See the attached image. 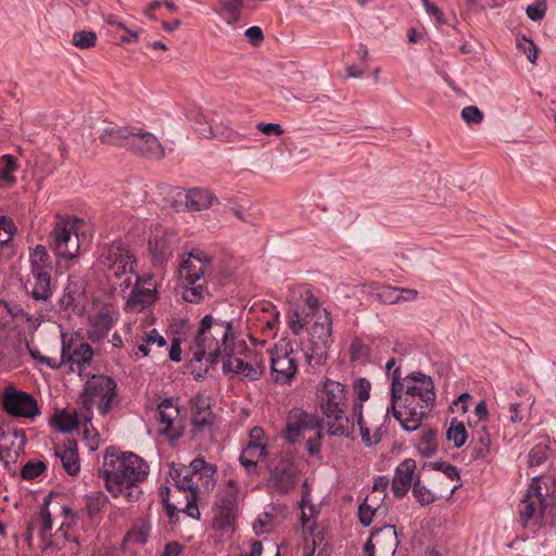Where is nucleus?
Returning a JSON list of instances; mask_svg holds the SVG:
<instances>
[{
	"instance_id": "nucleus-1",
	"label": "nucleus",
	"mask_w": 556,
	"mask_h": 556,
	"mask_svg": "<svg viewBox=\"0 0 556 556\" xmlns=\"http://www.w3.org/2000/svg\"><path fill=\"white\" fill-rule=\"evenodd\" d=\"M288 304V329L295 337L306 333L299 342L306 364L312 368L321 367L326 364L333 343L331 313L323 307L306 285H294L289 288Z\"/></svg>"
},
{
	"instance_id": "nucleus-2",
	"label": "nucleus",
	"mask_w": 556,
	"mask_h": 556,
	"mask_svg": "<svg viewBox=\"0 0 556 556\" xmlns=\"http://www.w3.org/2000/svg\"><path fill=\"white\" fill-rule=\"evenodd\" d=\"M391 378V406L387 412L392 410L405 431H415L435 401L433 380L420 371L410 372L402 378L400 367L392 371Z\"/></svg>"
},
{
	"instance_id": "nucleus-3",
	"label": "nucleus",
	"mask_w": 556,
	"mask_h": 556,
	"mask_svg": "<svg viewBox=\"0 0 556 556\" xmlns=\"http://www.w3.org/2000/svg\"><path fill=\"white\" fill-rule=\"evenodd\" d=\"M148 473V464L138 455L119 452L114 447L106 448L102 475L105 488L114 498H123L126 503L138 501L141 495L138 483Z\"/></svg>"
},
{
	"instance_id": "nucleus-4",
	"label": "nucleus",
	"mask_w": 556,
	"mask_h": 556,
	"mask_svg": "<svg viewBox=\"0 0 556 556\" xmlns=\"http://www.w3.org/2000/svg\"><path fill=\"white\" fill-rule=\"evenodd\" d=\"M235 350H242V341L237 339V331L231 320H222L211 314L205 315L190 345V362L205 361L213 364L217 357L223 359Z\"/></svg>"
},
{
	"instance_id": "nucleus-5",
	"label": "nucleus",
	"mask_w": 556,
	"mask_h": 556,
	"mask_svg": "<svg viewBox=\"0 0 556 556\" xmlns=\"http://www.w3.org/2000/svg\"><path fill=\"white\" fill-rule=\"evenodd\" d=\"M217 467L198 456L190 463V475L176 480L175 493L185 495L186 505L182 511L189 517L199 519L198 496L200 492L210 493L216 485Z\"/></svg>"
},
{
	"instance_id": "nucleus-6",
	"label": "nucleus",
	"mask_w": 556,
	"mask_h": 556,
	"mask_svg": "<svg viewBox=\"0 0 556 556\" xmlns=\"http://www.w3.org/2000/svg\"><path fill=\"white\" fill-rule=\"evenodd\" d=\"M554 491L555 481L552 477L536 476L532 478L518 506L519 517L525 528L535 531L542 527Z\"/></svg>"
},
{
	"instance_id": "nucleus-7",
	"label": "nucleus",
	"mask_w": 556,
	"mask_h": 556,
	"mask_svg": "<svg viewBox=\"0 0 556 556\" xmlns=\"http://www.w3.org/2000/svg\"><path fill=\"white\" fill-rule=\"evenodd\" d=\"M99 263L103 267L108 280L118 285L122 290L129 288L131 275L136 273L137 258L132 251L119 241L102 248Z\"/></svg>"
},
{
	"instance_id": "nucleus-8",
	"label": "nucleus",
	"mask_w": 556,
	"mask_h": 556,
	"mask_svg": "<svg viewBox=\"0 0 556 556\" xmlns=\"http://www.w3.org/2000/svg\"><path fill=\"white\" fill-rule=\"evenodd\" d=\"M83 219L75 216L59 218L50 233L51 248L58 257L73 260L78 256L80 241L78 230Z\"/></svg>"
},
{
	"instance_id": "nucleus-9",
	"label": "nucleus",
	"mask_w": 556,
	"mask_h": 556,
	"mask_svg": "<svg viewBox=\"0 0 556 556\" xmlns=\"http://www.w3.org/2000/svg\"><path fill=\"white\" fill-rule=\"evenodd\" d=\"M115 381L104 375H94L86 381L80 394L84 407L90 410L97 406L102 415L112 408L113 399L116 396Z\"/></svg>"
},
{
	"instance_id": "nucleus-10",
	"label": "nucleus",
	"mask_w": 556,
	"mask_h": 556,
	"mask_svg": "<svg viewBox=\"0 0 556 556\" xmlns=\"http://www.w3.org/2000/svg\"><path fill=\"white\" fill-rule=\"evenodd\" d=\"M265 366L262 358L247 350L242 341V350L230 352L223 361V371L226 375L238 376L243 380L255 381L264 374Z\"/></svg>"
},
{
	"instance_id": "nucleus-11",
	"label": "nucleus",
	"mask_w": 556,
	"mask_h": 556,
	"mask_svg": "<svg viewBox=\"0 0 556 556\" xmlns=\"http://www.w3.org/2000/svg\"><path fill=\"white\" fill-rule=\"evenodd\" d=\"M161 281L153 274L142 273L136 276L135 285L126 300L125 307L132 313L151 308L159 300Z\"/></svg>"
},
{
	"instance_id": "nucleus-12",
	"label": "nucleus",
	"mask_w": 556,
	"mask_h": 556,
	"mask_svg": "<svg viewBox=\"0 0 556 556\" xmlns=\"http://www.w3.org/2000/svg\"><path fill=\"white\" fill-rule=\"evenodd\" d=\"M298 371L295 351L291 343L278 342L270 350V374L273 380L279 384H289Z\"/></svg>"
},
{
	"instance_id": "nucleus-13",
	"label": "nucleus",
	"mask_w": 556,
	"mask_h": 556,
	"mask_svg": "<svg viewBox=\"0 0 556 556\" xmlns=\"http://www.w3.org/2000/svg\"><path fill=\"white\" fill-rule=\"evenodd\" d=\"M92 359L93 350L88 343L77 338L65 340V336H62V351L60 363H58L59 367L67 366L71 371H76L79 376H83Z\"/></svg>"
},
{
	"instance_id": "nucleus-14",
	"label": "nucleus",
	"mask_w": 556,
	"mask_h": 556,
	"mask_svg": "<svg viewBox=\"0 0 556 556\" xmlns=\"http://www.w3.org/2000/svg\"><path fill=\"white\" fill-rule=\"evenodd\" d=\"M212 258L203 251L189 252L181 256L178 267V279L181 285H195L203 280L211 269Z\"/></svg>"
},
{
	"instance_id": "nucleus-15",
	"label": "nucleus",
	"mask_w": 556,
	"mask_h": 556,
	"mask_svg": "<svg viewBox=\"0 0 556 556\" xmlns=\"http://www.w3.org/2000/svg\"><path fill=\"white\" fill-rule=\"evenodd\" d=\"M2 403L5 412L14 417L34 418L40 414L36 400L13 386L4 389Z\"/></svg>"
},
{
	"instance_id": "nucleus-16",
	"label": "nucleus",
	"mask_w": 556,
	"mask_h": 556,
	"mask_svg": "<svg viewBox=\"0 0 556 556\" xmlns=\"http://www.w3.org/2000/svg\"><path fill=\"white\" fill-rule=\"evenodd\" d=\"M317 397L323 414L348 408V390L339 381L326 378L317 390Z\"/></svg>"
},
{
	"instance_id": "nucleus-17",
	"label": "nucleus",
	"mask_w": 556,
	"mask_h": 556,
	"mask_svg": "<svg viewBox=\"0 0 556 556\" xmlns=\"http://www.w3.org/2000/svg\"><path fill=\"white\" fill-rule=\"evenodd\" d=\"M399 545L396 530L384 526L370 535L364 546L365 556H394Z\"/></svg>"
},
{
	"instance_id": "nucleus-18",
	"label": "nucleus",
	"mask_w": 556,
	"mask_h": 556,
	"mask_svg": "<svg viewBox=\"0 0 556 556\" xmlns=\"http://www.w3.org/2000/svg\"><path fill=\"white\" fill-rule=\"evenodd\" d=\"M318 427V420L313 415L299 408L292 409L287 419L286 440L291 443L298 442Z\"/></svg>"
},
{
	"instance_id": "nucleus-19",
	"label": "nucleus",
	"mask_w": 556,
	"mask_h": 556,
	"mask_svg": "<svg viewBox=\"0 0 556 556\" xmlns=\"http://www.w3.org/2000/svg\"><path fill=\"white\" fill-rule=\"evenodd\" d=\"M416 468L417 464L413 458H405L397 465L394 470L391 486L396 497H403L406 495L413 483L419 481Z\"/></svg>"
},
{
	"instance_id": "nucleus-20",
	"label": "nucleus",
	"mask_w": 556,
	"mask_h": 556,
	"mask_svg": "<svg viewBox=\"0 0 556 556\" xmlns=\"http://www.w3.org/2000/svg\"><path fill=\"white\" fill-rule=\"evenodd\" d=\"M130 150L150 159H162L165 154L159 139L151 132L144 131L142 128L135 127Z\"/></svg>"
},
{
	"instance_id": "nucleus-21",
	"label": "nucleus",
	"mask_w": 556,
	"mask_h": 556,
	"mask_svg": "<svg viewBox=\"0 0 556 556\" xmlns=\"http://www.w3.org/2000/svg\"><path fill=\"white\" fill-rule=\"evenodd\" d=\"M159 421L162 425L160 433L170 439L180 435V426L178 425L179 408L173 399L163 400L157 407Z\"/></svg>"
},
{
	"instance_id": "nucleus-22",
	"label": "nucleus",
	"mask_w": 556,
	"mask_h": 556,
	"mask_svg": "<svg viewBox=\"0 0 556 556\" xmlns=\"http://www.w3.org/2000/svg\"><path fill=\"white\" fill-rule=\"evenodd\" d=\"M326 419L327 430L330 435L353 438L355 432L354 413L352 416L346 415V408H339L338 412L323 414Z\"/></svg>"
},
{
	"instance_id": "nucleus-23",
	"label": "nucleus",
	"mask_w": 556,
	"mask_h": 556,
	"mask_svg": "<svg viewBox=\"0 0 556 556\" xmlns=\"http://www.w3.org/2000/svg\"><path fill=\"white\" fill-rule=\"evenodd\" d=\"M252 309L256 314L262 332L267 337H275L280 324V312L276 305L270 302H262L255 304Z\"/></svg>"
},
{
	"instance_id": "nucleus-24",
	"label": "nucleus",
	"mask_w": 556,
	"mask_h": 556,
	"mask_svg": "<svg viewBox=\"0 0 556 556\" xmlns=\"http://www.w3.org/2000/svg\"><path fill=\"white\" fill-rule=\"evenodd\" d=\"M173 238L174 236L162 232L150 239L149 252L155 266L166 263L172 256Z\"/></svg>"
},
{
	"instance_id": "nucleus-25",
	"label": "nucleus",
	"mask_w": 556,
	"mask_h": 556,
	"mask_svg": "<svg viewBox=\"0 0 556 556\" xmlns=\"http://www.w3.org/2000/svg\"><path fill=\"white\" fill-rule=\"evenodd\" d=\"M84 285L79 279L70 277L60 298V306L66 313L76 312L79 308L84 295Z\"/></svg>"
},
{
	"instance_id": "nucleus-26",
	"label": "nucleus",
	"mask_w": 556,
	"mask_h": 556,
	"mask_svg": "<svg viewBox=\"0 0 556 556\" xmlns=\"http://www.w3.org/2000/svg\"><path fill=\"white\" fill-rule=\"evenodd\" d=\"M376 296L381 303L391 305L415 301L418 296V291L409 288L382 286L377 289Z\"/></svg>"
},
{
	"instance_id": "nucleus-27",
	"label": "nucleus",
	"mask_w": 556,
	"mask_h": 556,
	"mask_svg": "<svg viewBox=\"0 0 556 556\" xmlns=\"http://www.w3.org/2000/svg\"><path fill=\"white\" fill-rule=\"evenodd\" d=\"M55 456L60 458L62 467L70 476H76L80 470V459L75 441L67 440L55 448Z\"/></svg>"
},
{
	"instance_id": "nucleus-28",
	"label": "nucleus",
	"mask_w": 556,
	"mask_h": 556,
	"mask_svg": "<svg viewBox=\"0 0 556 556\" xmlns=\"http://www.w3.org/2000/svg\"><path fill=\"white\" fill-rule=\"evenodd\" d=\"M135 127L126 126V127H117L110 126L102 130L99 136V140L101 143L117 146V147H126L130 149L131 137Z\"/></svg>"
},
{
	"instance_id": "nucleus-29",
	"label": "nucleus",
	"mask_w": 556,
	"mask_h": 556,
	"mask_svg": "<svg viewBox=\"0 0 556 556\" xmlns=\"http://www.w3.org/2000/svg\"><path fill=\"white\" fill-rule=\"evenodd\" d=\"M216 197L206 189L193 188L186 192L185 204L189 211L198 212L210 208Z\"/></svg>"
},
{
	"instance_id": "nucleus-30",
	"label": "nucleus",
	"mask_w": 556,
	"mask_h": 556,
	"mask_svg": "<svg viewBox=\"0 0 556 556\" xmlns=\"http://www.w3.org/2000/svg\"><path fill=\"white\" fill-rule=\"evenodd\" d=\"M116 317L108 311H101L90 317V329L88 331L89 338L92 340H100L111 330Z\"/></svg>"
},
{
	"instance_id": "nucleus-31",
	"label": "nucleus",
	"mask_w": 556,
	"mask_h": 556,
	"mask_svg": "<svg viewBox=\"0 0 556 556\" xmlns=\"http://www.w3.org/2000/svg\"><path fill=\"white\" fill-rule=\"evenodd\" d=\"M301 526L304 532L312 533L316 528L319 508L312 503L311 494L306 491L300 502Z\"/></svg>"
},
{
	"instance_id": "nucleus-32",
	"label": "nucleus",
	"mask_w": 556,
	"mask_h": 556,
	"mask_svg": "<svg viewBox=\"0 0 556 556\" xmlns=\"http://www.w3.org/2000/svg\"><path fill=\"white\" fill-rule=\"evenodd\" d=\"M30 296L36 301L47 302L52 298L50 273H33Z\"/></svg>"
},
{
	"instance_id": "nucleus-33",
	"label": "nucleus",
	"mask_w": 556,
	"mask_h": 556,
	"mask_svg": "<svg viewBox=\"0 0 556 556\" xmlns=\"http://www.w3.org/2000/svg\"><path fill=\"white\" fill-rule=\"evenodd\" d=\"M193 410L192 421L198 427L210 425L212 414L210 412V399L203 394H197L191 400Z\"/></svg>"
},
{
	"instance_id": "nucleus-34",
	"label": "nucleus",
	"mask_w": 556,
	"mask_h": 556,
	"mask_svg": "<svg viewBox=\"0 0 556 556\" xmlns=\"http://www.w3.org/2000/svg\"><path fill=\"white\" fill-rule=\"evenodd\" d=\"M237 507L215 504L213 528L220 531L233 530Z\"/></svg>"
},
{
	"instance_id": "nucleus-35",
	"label": "nucleus",
	"mask_w": 556,
	"mask_h": 556,
	"mask_svg": "<svg viewBox=\"0 0 556 556\" xmlns=\"http://www.w3.org/2000/svg\"><path fill=\"white\" fill-rule=\"evenodd\" d=\"M205 138H215L220 141H233L237 138L236 131L227 122L212 121L206 129H198Z\"/></svg>"
},
{
	"instance_id": "nucleus-36",
	"label": "nucleus",
	"mask_w": 556,
	"mask_h": 556,
	"mask_svg": "<svg viewBox=\"0 0 556 556\" xmlns=\"http://www.w3.org/2000/svg\"><path fill=\"white\" fill-rule=\"evenodd\" d=\"M18 169L17 159L12 154H3L0 157V188L15 185V172Z\"/></svg>"
},
{
	"instance_id": "nucleus-37",
	"label": "nucleus",
	"mask_w": 556,
	"mask_h": 556,
	"mask_svg": "<svg viewBox=\"0 0 556 556\" xmlns=\"http://www.w3.org/2000/svg\"><path fill=\"white\" fill-rule=\"evenodd\" d=\"M30 274L50 273L51 262L46 247L38 244L29 251Z\"/></svg>"
},
{
	"instance_id": "nucleus-38",
	"label": "nucleus",
	"mask_w": 556,
	"mask_h": 556,
	"mask_svg": "<svg viewBox=\"0 0 556 556\" xmlns=\"http://www.w3.org/2000/svg\"><path fill=\"white\" fill-rule=\"evenodd\" d=\"M239 495L240 488L238 483L235 480L229 479L219 489L215 504L237 507Z\"/></svg>"
},
{
	"instance_id": "nucleus-39",
	"label": "nucleus",
	"mask_w": 556,
	"mask_h": 556,
	"mask_svg": "<svg viewBox=\"0 0 556 556\" xmlns=\"http://www.w3.org/2000/svg\"><path fill=\"white\" fill-rule=\"evenodd\" d=\"M356 416V421L359 428V433L362 438V442L366 446H374L377 445L380 440L381 435L377 428L371 429L366 421L364 420L363 413H362V406H358L356 408V413L354 414Z\"/></svg>"
},
{
	"instance_id": "nucleus-40",
	"label": "nucleus",
	"mask_w": 556,
	"mask_h": 556,
	"mask_svg": "<svg viewBox=\"0 0 556 556\" xmlns=\"http://www.w3.org/2000/svg\"><path fill=\"white\" fill-rule=\"evenodd\" d=\"M242 5L243 0H219L218 14L227 24H235L241 17Z\"/></svg>"
},
{
	"instance_id": "nucleus-41",
	"label": "nucleus",
	"mask_w": 556,
	"mask_h": 556,
	"mask_svg": "<svg viewBox=\"0 0 556 556\" xmlns=\"http://www.w3.org/2000/svg\"><path fill=\"white\" fill-rule=\"evenodd\" d=\"M265 455L266 451L263 445L248 444L240 455V463L247 470H251Z\"/></svg>"
},
{
	"instance_id": "nucleus-42",
	"label": "nucleus",
	"mask_w": 556,
	"mask_h": 556,
	"mask_svg": "<svg viewBox=\"0 0 556 556\" xmlns=\"http://www.w3.org/2000/svg\"><path fill=\"white\" fill-rule=\"evenodd\" d=\"M151 531V525L146 519H139L128 531L126 540L132 543L143 545L147 543Z\"/></svg>"
},
{
	"instance_id": "nucleus-43",
	"label": "nucleus",
	"mask_w": 556,
	"mask_h": 556,
	"mask_svg": "<svg viewBox=\"0 0 556 556\" xmlns=\"http://www.w3.org/2000/svg\"><path fill=\"white\" fill-rule=\"evenodd\" d=\"M51 425L61 432H70L77 426V416L66 410H59L52 417Z\"/></svg>"
},
{
	"instance_id": "nucleus-44",
	"label": "nucleus",
	"mask_w": 556,
	"mask_h": 556,
	"mask_svg": "<svg viewBox=\"0 0 556 556\" xmlns=\"http://www.w3.org/2000/svg\"><path fill=\"white\" fill-rule=\"evenodd\" d=\"M182 292L181 296L184 301L192 304L200 303L204 296L207 294L206 287L200 281L195 285H181Z\"/></svg>"
},
{
	"instance_id": "nucleus-45",
	"label": "nucleus",
	"mask_w": 556,
	"mask_h": 556,
	"mask_svg": "<svg viewBox=\"0 0 556 556\" xmlns=\"http://www.w3.org/2000/svg\"><path fill=\"white\" fill-rule=\"evenodd\" d=\"M371 391V383L366 378H357L353 382V392L356 397V403L353 406L354 414L358 406L363 407V404L369 400Z\"/></svg>"
},
{
	"instance_id": "nucleus-46",
	"label": "nucleus",
	"mask_w": 556,
	"mask_h": 556,
	"mask_svg": "<svg viewBox=\"0 0 556 556\" xmlns=\"http://www.w3.org/2000/svg\"><path fill=\"white\" fill-rule=\"evenodd\" d=\"M446 438L455 447H462L467 441V431L462 421L452 420L446 431Z\"/></svg>"
},
{
	"instance_id": "nucleus-47",
	"label": "nucleus",
	"mask_w": 556,
	"mask_h": 556,
	"mask_svg": "<svg viewBox=\"0 0 556 556\" xmlns=\"http://www.w3.org/2000/svg\"><path fill=\"white\" fill-rule=\"evenodd\" d=\"M416 448H417L418 453L425 458H429V457L433 456L438 451V446H437V442H435V433L432 431H428V432L424 433L419 438V440L416 444Z\"/></svg>"
},
{
	"instance_id": "nucleus-48",
	"label": "nucleus",
	"mask_w": 556,
	"mask_h": 556,
	"mask_svg": "<svg viewBox=\"0 0 556 556\" xmlns=\"http://www.w3.org/2000/svg\"><path fill=\"white\" fill-rule=\"evenodd\" d=\"M378 500L379 498H372L371 496H367L365 501L359 505L358 519L363 526L368 527L372 522V519L378 508Z\"/></svg>"
},
{
	"instance_id": "nucleus-49",
	"label": "nucleus",
	"mask_w": 556,
	"mask_h": 556,
	"mask_svg": "<svg viewBox=\"0 0 556 556\" xmlns=\"http://www.w3.org/2000/svg\"><path fill=\"white\" fill-rule=\"evenodd\" d=\"M98 40L97 34L92 30L75 31L72 36V45L78 49H90L96 46Z\"/></svg>"
},
{
	"instance_id": "nucleus-50",
	"label": "nucleus",
	"mask_w": 556,
	"mask_h": 556,
	"mask_svg": "<svg viewBox=\"0 0 556 556\" xmlns=\"http://www.w3.org/2000/svg\"><path fill=\"white\" fill-rule=\"evenodd\" d=\"M413 494L416 500L424 506L430 505L435 502L439 496L427 489L425 485L420 484L419 481H416L413 485Z\"/></svg>"
},
{
	"instance_id": "nucleus-51",
	"label": "nucleus",
	"mask_w": 556,
	"mask_h": 556,
	"mask_svg": "<svg viewBox=\"0 0 556 556\" xmlns=\"http://www.w3.org/2000/svg\"><path fill=\"white\" fill-rule=\"evenodd\" d=\"M16 232V226L12 218L8 216H0V243H9Z\"/></svg>"
},
{
	"instance_id": "nucleus-52",
	"label": "nucleus",
	"mask_w": 556,
	"mask_h": 556,
	"mask_svg": "<svg viewBox=\"0 0 556 556\" xmlns=\"http://www.w3.org/2000/svg\"><path fill=\"white\" fill-rule=\"evenodd\" d=\"M34 526L38 527L39 533L41 535H46L48 532H50L53 528L52 517L51 513L48 509V507H42L40 509V513L38 517L34 521Z\"/></svg>"
},
{
	"instance_id": "nucleus-53",
	"label": "nucleus",
	"mask_w": 556,
	"mask_h": 556,
	"mask_svg": "<svg viewBox=\"0 0 556 556\" xmlns=\"http://www.w3.org/2000/svg\"><path fill=\"white\" fill-rule=\"evenodd\" d=\"M549 450L545 444H536L529 452L530 466H540L548 457Z\"/></svg>"
},
{
	"instance_id": "nucleus-54",
	"label": "nucleus",
	"mask_w": 556,
	"mask_h": 556,
	"mask_svg": "<svg viewBox=\"0 0 556 556\" xmlns=\"http://www.w3.org/2000/svg\"><path fill=\"white\" fill-rule=\"evenodd\" d=\"M517 46L519 49H521L525 54L527 55V59L534 64L538 59V47L533 42V40L522 36L520 39L517 40Z\"/></svg>"
},
{
	"instance_id": "nucleus-55",
	"label": "nucleus",
	"mask_w": 556,
	"mask_h": 556,
	"mask_svg": "<svg viewBox=\"0 0 556 556\" xmlns=\"http://www.w3.org/2000/svg\"><path fill=\"white\" fill-rule=\"evenodd\" d=\"M462 118L468 125H478L483 121V113L476 105H468L462 110Z\"/></svg>"
},
{
	"instance_id": "nucleus-56",
	"label": "nucleus",
	"mask_w": 556,
	"mask_h": 556,
	"mask_svg": "<svg viewBox=\"0 0 556 556\" xmlns=\"http://www.w3.org/2000/svg\"><path fill=\"white\" fill-rule=\"evenodd\" d=\"M46 470V465L42 462H29L27 463L21 475L24 479L30 480L39 477Z\"/></svg>"
},
{
	"instance_id": "nucleus-57",
	"label": "nucleus",
	"mask_w": 556,
	"mask_h": 556,
	"mask_svg": "<svg viewBox=\"0 0 556 556\" xmlns=\"http://www.w3.org/2000/svg\"><path fill=\"white\" fill-rule=\"evenodd\" d=\"M84 441L87 445V447L94 452L100 446V435L94 429L85 428L84 430Z\"/></svg>"
},
{
	"instance_id": "nucleus-58",
	"label": "nucleus",
	"mask_w": 556,
	"mask_h": 556,
	"mask_svg": "<svg viewBox=\"0 0 556 556\" xmlns=\"http://www.w3.org/2000/svg\"><path fill=\"white\" fill-rule=\"evenodd\" d=\"M256 129L266 136L279 137L283 134V129L278 123H258Z\"/></svg>"
},
{
	"instance_id": "nucleus-59",
	"label": "nucleus",
	"mask_w": 556,
	"mask_h": 556,
	"mask_svg": "<svg viewBox=\"0 0 556 556\" xmlns=\"http://www.w3.org/2000/svg\"><path fill=\"white\" fill-rule=\"evenodd\" d=\"M248 444H254L257 446L263 445L264 450L266 451L267 441H266V435H265V431L263 430V428L253 427L250 430Z\"/></svg>"
},
{
	"instance_id": "nucleus-60",
	"label": "nucleus",
	"mask_w": 556,
	"mask_h": 556,
	"mask_svg": "<svg viewBox=\"0 0 556 556\" xmlns=\"http://www.w3.org/2000/svg\"><path fill=\"white\" fill-rule=\"evenodd\" d=\"M170 490L167 486H164L160 491V495L162 502L165 506L167 515L173 518L178 510H182V508H178L176 504L169 502Z\"/></svg>"
},
{
	"instance_id": "nucleus-61",
	"label": "nucleus",
	"mask_w": 556,
	"mask_h": 556,
	"mask_svg": "<svg viewBox=\"0 0 556 556\" xmlns=\"http://www.w3.org/2000/svg\"><path fill=\"white\" fill-rule=\"evenodd\" d=\"M546 8L543 3H533L528 5L526 13L532 21H540L544 17Z\"/></svg>"
},
{
	"instance_id": "nucleus-62",
	"label": "nucleus",
	"mask_w": 556,
	"mask_h": 556,
	"mask_svg": "<svg viewBox=\"0 0 556 556\" xmlns=\"http://www.w3.org/2000/svg\"><path fill=\"white\" fill-rule=\"evenodd\" d=\"M433 469L441 470L450 479H458V470L455 466L447 463H431Z\"/></svg>"
},
{
	"instance_id": "nucleus-63",
	"label": "nucleus",
	"mask_w": 556,
	"mask_h": 556,
	"mask_svg": "<svg viewBox=\"0 0 556 556\" xmlns=\"http://www.w3.org/2000/svg\"><path fill=\"white\" fill-rule=\"evenodd\" d=\"M271 516L267 513L262 514L253 525L254 532L261 534L269 531V525L271 523Z\"/></svg>"
},
{
	"instance_id": "nucleus-64",
	"label": "nucleus",
	"mask_w": 556,
	"mask_h": 556,
	"mask_svg": "<svg viewBox=\"0 0 556 556\" xmlns=\"http://www.w3.org/2000/svg\"><path fill=\"white\" fill-rule=\"evenodd\" d=\"M245 37L253 46H258L264 39L263 31L258 26L249 27L245 30Z\"/></svg>"
}]
</instances>
